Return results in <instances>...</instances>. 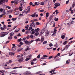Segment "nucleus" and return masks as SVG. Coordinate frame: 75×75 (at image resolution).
Wrapping results in <instances>:
<instances>
[{"label": "nucleus", "instance_id": "59", "mask_svg": "<svg viewBox=\"0 0 75 75\" xmlns=\"http://www.w3.org/2000/svg\"><path fill=\"white\" fill-rule=\"evenodd\" d=\"M40 16H44V15H43V14L42 13H41L40 14Z\"/></svg>", "mask_w": 75, "mask_h": 75}, {"label": "nucleus", "instance_id": "26", "mask_svg": "<svg viewBox=\"0 0 75 75\" xmlns=\"http://www.w3.org/2000/svg\"><path fill=\"white\" fill-rule=\"evenodd\" d=\"M49 13H47L46 15V17H48V16H49Z\"/></svg>", "mask_w": 75, "mask_h": 75}, {"label": "nucleus", "instance_id": "10", "mask_svg": "<svg viewBox=\"0 0 75 75\" xmlns=\"http://www.w3.org/2000/svg\"><path fill=\"white\" fill-rule=\"evenodd\" d=\"M35 23H34V22H32L30 24V26L31 27H35Z\"/></svg>", "mask_w": 75, "mask_h": 75}, {"label": "nucleus", "instance_id": "2", "mask_svg": "<svg viewBox=\"0 0 75 75\" xmlns=\"http://www.w3.org/2000/svg\"><path fill=\"white\" fill-rule=\"evenodd\" d=\"M34 40H32L30 41L29 42L27 41V40H25V42L26 44H28V45H30V44H31L33 42H34Z\"/></svg>", "mask_w": 75, "mask_h": 75}, {"label": "nucleus", "instance_id": "53", "mask_svg": "<svg viewBox=\"0 0 75 75\" xmlns=\"http://www.w3.org/2000/svg\"><path fill=\"white\" fill-rule=\"evenodd\" d=\"M44 2H42L40 4V5H44Z\"/></svg>", "mask_w": 75, "mask_h": 75}, {"label": "nucleus", "instance_id": "24", "mask_svg": "<svg viewBox=\"0 0 75 75\" xmlns=\"http://www.w3.org/2000/svg\"><path fill=\"white\" fill-rule=\"evenodd\" d=\"M14 14H15V15H18V14H19V11H18V12H14Z\"/></svg>", "mask_w": 75, "mask_h": 75}, {"label": "nucleus", "instance_id": "60", "mask_svg": "<svg viewBox=\"0 0 75 75\" xmlns=\"http://www.w3.org/2000/svg\"><path fill=\"white\" fill-rule=\"evenodd\" d=\"M29 4L30 6H31V5H33V3L31 2Z\"/></svg>", "mask_w": 75, "mask_h": 75}, {"label": "nucleus", "instance_id": "7", "mask_svg": "<svg viewBox=\"0 0 75 75\" xmlns=\"http://www.w3.org/2000/svg\"><path fill=\"white\" fill-rule=\"evenodd\" d=\"M23 57H22L21 58L18 59V61L20 63H21V62L23 61Z\"/></svg>", "mask_w": 75, "mask_h": 75}, {"label": "nucleus", "instance_id": "55", "mask_svg": "<svg viewBox=\"0 0 75 75\" xmlns=\"http://www.w3.org/2000/svg\"><path fill=\"white\" fill-rule=\"evenodd\" d=\"M9 64H11V62H12V61L11 60H9Z\"/></svg>", "mask_w": 75, "mask_h": 75}, {"label": "nucleus", "instance_id": "40", "mask_svg": "<svg viewBox=\"0 0 75 75\" xmlns=\"http://www.w3.org/2000/svg\"><path fill=\"white\" fill-rule=\"evenodd\" d=\"M47 41H45L43 42V44H47Z\"/></svg>", "mask_w": 75, "mask_h": 75}, {"label": "nucleus", "instance_id": "12", "mask_svg": "<svg viewBox=\"0 0 75 75\" xmlns=\"http://www.w3.org/2000/svg\"><path fill=\"white\" fill-rule=\"evenodd\" d=\"M55 6H56V7H58L60 6V4L58 3H56L54 4Z\"/></svg>", "mask_w": 75, "mask_h": 75}, {"label": "nucleus", "instance_id": "50", "mask_svg": "<svg viewBox=\"0 0 75 75\" xmlns=\"http://www.w3.org/2000/svg\"><path fill=\"white\" fill-rule=\"evenodd\" d=\"M23 50V48H21V49H20L19 50H18V52H19V51H21V50Z\"/></svg>", "mask_w": 75, "mask_h": 75}, {"label": "nucleus", "instance_id": "51", "mask_svg": "<svg viewBox=\"0 0 75 75\" xmlns=\"http://www.w3.org/2000/svg\"><path fill=\"white\" fill-rule=\"evenodd\" d=\"M3 11V9L2 8L0 9V11H1V12H2Z\"/></svg>", "mask_w": 75, "mask_h": 75}, {"label": "nucleus", "instance_id": "63", "mask_svg": "<svg viewBox=\"0 0 75 75\" xmlns=\"http://www.w3.org/2000/svg\"><path fill=\"white\" fill-rule=\"evenodd\" d=\"M20 45H23V42H20Z\"/></svg>", "mask_w": 75, "mask_h": 75}, {"label": "nucleus", "instance_id": "49", "mask_svg": "<svg viewBox=\"0 0 75 75\" xmlns=\"http://www.w3.org/2000/svg\"><path fill=\"white\" fill-rule=\"evenodd\" d=\"M19 31V30H18V29H16L15 30V32H18Z\"/></svg>", "mask_w": 75, "mask_h": 75}, {"label": "nucleus", "instance_id": "33", "mask_svg": "<svg viewBox=\"0 0 75 75\" xmlns=\"http://www.w3.org/2000/svg\"><path fill=\"white\" fill-rule=\"evenodd\" d=\"M49 45L50 47H51L53 46V45L52 44L50 43L49 44Z\"/></svg>", "mask_w": 75, "mask_h": 75}, {"label": "nucleus", "instance_id": "43", "mask_svg": "<svg viewBox=\"0 0 75 75\" xmlns=\"http://www.w3.org/2000/svg\"><path fill=\"white\" fill-rule=\"evenodd\" d=\"M54 70H52L50 71V73H52V72H54Z\"/></svg>", "mask_w": 75, "mask_h": 75}, {"label": "nucleus", "instance_id": "28", "mask_svg": "<svg viewBox=\"0 0 75 75\" xmlns=\"http://www.w3.org/2000/svg\"><path fill=\"white\" fill-rule=\"evenodd\" d=\"M30 50V48H29V47H28L26 49H25V51H27L28 50Z\"/></svg>", "mask_w": 75, "mask_h": 75}, {"label": "nucleus", "instance_id": "52", "mask_svg": "<svg viewBox=\"0 0 75 75\" xmlns=\"http://www.w3.org/2000/svg\"><path fill=\"white\" fill-rule=\"evenodd\" d=\"M29 33V31H27L25 32V33L26 34H28Z\"/></svg>", "mask_w": 75, "mask_h": 75}, {"label": "nucleus", "instance_id": "62", "mask_svg": "<svg viewBox=\"0 0 75 75\" xmlns=\"http://www.w3.org/2000/svg\"><path fill=\"white\" fill-rule=\"evenodd\" d=\"M31 65H33L34 64V62H31Z\"/></svg>", "mask_w": 75, "mask_h": 75}, {"label": "nucleus", "instance_id": "9", "mask_svg": "<svg viewBox=\"0 0 75 75\" xmlns=\"http://www.w3.org/2000/svg\"><path fill=\"white\" fill-rule=\"evenodd\" d=\"M24 75H30L31 74V72L30 71H26L23 73Z\"/></svg>", "mask_w": 75, "mask_h": 75}, {"label": "nucleus", "instance_id": "22", "mask_svg": "<svg viewBox=\"0 0 75 75\" xmlns=\"http://www.w3.org/2000/svg\"><path fill=\"white\" fill-rule=\"evenodd\" d=\"M14 33L13 32H12L11 33H10V36H11V37H12L13 35H14Z\"/></svg>", "mask_w": 75, "mask_h": 75}, {"label": "nucleus", "instance_id": "18", "mask_svg": "<svg viewBox=\"0 0 75 75\" xmlns=\"http://www.w3.org/2000/svg\"><path fill=\"white\" fill-rule=\"evenodd\" d=\"M28 25H26L25 26V30H28Z\"/></svg>", "mask_w": 75, "mask_h": 75}, {"label": "nucleus", "instance_id": "21", "mask_svg": "<svg viewBox=\"0 0 75 75\" xmlns=\"http://www.w3.org/2000/svg\"><path fill=\"white\" fill-rule=\"evenodd\" d=\"M16 70H13L11 72V73L12 74H14V72H16Z\"/></svg>", "mask_w": 75, "mask_h": 75}, {"label": "nucleus", "instance_id": "41", "mask_svg": "<svg viewBox=\"0 0 75 75\" xmlns=\"http://www.w3.org/2000/svg\"><path fill=\"white\" fill-rule=\"evenodd\" d=\"M35 35H36V36H37V35H39V33H35Z\"/></svg>", "mask_w": 75, "mask_h": 75}, {"label": "nucleus", "instance_id": "31", "mask_svg": "<svg viewBox=\"0 0 75 75\" xmlns=\"http://www.w3.org/2000/svg\"><path fill=\"white\" fill-rule=\"evenodd\" d=\"M24 16V15L23 14H22L21 13H20L19 14V17H23Z\"/></svg>", "mask_w": 75, "mask_h": 75}, {"label": "nucleus", "instance_id": "35", "mask_svg": "<svg viewBox=\"0 0 75 75\" xmlns=\"http://www.w3.org/2000/svg\"><path fill=\"white\" fill-rule=\"evenodd\" d=\"M16 19H17L16 18H12V20H13V21H15V20H16Z\"/></svg>", "mask_w": 75, "mask_h": 75}, {"label": "nucleus", "instance_id": "25", "mask_svg": "<svg viewBox=\"0 0 75 75\" xmlns=\"http://www.w3.org/2000/svg\"><path fill=\"white\" fill-rule=\"evenodd\" d=\"M67 43V41H65L63 43V45H66V44Z\"/></svg>", "mask_w": 75, "mask_h": 75}, {"label": "nucleus", "instance_id": "46", "mask_svg": "<svg viewBox=\"0 0 75 75\" xmlns=\"http://www.w3.org/2000/svg\"><path fill=\"white\" fill-rule=\"evenodd\" d=\"M36 25H40V23L38 22H37L36 23Z\"/></svg>", "mask_w": 75, "mask_h": 75}, {"label": "nucleus", "instance_id": "11", "mask_svg": "<svg viewBox=\"0 0 75 75\" xmlns=\"http://www.w3.org/2000/svg\"><path fill=\"white\" fill-rule=\"evenodd\" d=\"M6 2L5 0H0V5H1L3 3H4Z\"/></svg>", "mask_w": 75, "mask_h": 75}, {"label": "nucleus", "instance_id": "20", "mask_svg": "<svg viewBox=\"0 0 75 75\" xmlns=\"http://www.w3.org/2000/svg\"><path fill=\"white\" fill-rule=\"evenodd\" d=\"M65 37V35H62L61 36V38L62 39H64Z\"/></svg>", "mask_w": 75, "mask_h": 75}, {"label": "nucleus", "instance_id": "16", "mask_svg": "<svg viewBox=\"0 0 75 75\" xmlns=\"http://www.w3.org/2000/svg\"><path fill=\"white\" fill-rule=\"evenodd\" d=\"M9 54L10 55H14V53L13 52H10Z\"/></svg>", "mask_w": 75, "mask_h": 75}, {"label": "nucleus", "instance_id": "13", "mask_svg": "<svg viewBox=\"0 0 75 75\" xmlns=\"http://www.w3.org/2000/svg\"><path fill=\"white\" fill-rule=\"evenodd\" d=\"M14 4H18V0H15L14 1Z\"/></svg>", "mask_w": 75, "mask_h": 75}, {"label": "nucleus", "instance_id": "36", "mask_svg": "<svg viewBox=\"0 0 75 75\" xmlns=\"http://www.w3.org/2000/svg\"><path fill=\"white\" fill-rule=\"evenodd\" d=\"M5 71L4 70H0V72H1V73H3V72H4Z\"/></svg>", "mask_w": 75, "mask_h": 75}, {"label": "nucleus", "instance_id": "58", "mask_svg": "<svg viewBox=\"0 0 75 75\" xmlns=\"http://www.w3.org/2000/svg\"><path fill=\"white\" fill-rule=\"evenodd\" d=\"M27 39V38H24L23 39V40H26Z\"/></svg>", "mask_w": 75, "mask_h": 75}, {"label": "nucleus", "instance_id": "5", "mask_svg": "<svg viewBox=\"0 0 75 75\" xmlns=\"http://www.w3.org/2000/svg\"><path fill=\"white\" fill-rule=\"evenodd\" d=\"M53 17H54V15H52V16L49 18V21H47V23L46 24V25H47L48 24V23H50V21L52 19V18H53Z\"/></svg>", "mask_w": 75, "mask_h": 75}, {"label": "nucleus", "instance_id": "54", "mask_svg": "<svg viewBox=\"0 0 75 75\" xmlns=\"http://www.w3.org/2000/svg\"><path fill=\"white\" fill-rule=\"evenodd\" d=\"M32 28L31 27H30L29 28V29H28V30H31V29H32Z\"/></svg>", "mask_w": 75, "mask_h": 75}, {"label": "nucleus", "instance_id": "61", "mask_svg": "<svg viewBox=\"0 0 75 75\" xmlns=\"http://www.w3.org/2000/svg\"><path fill=\"white\" fill-rule=\"evenodd\" d=\"M44 10H40V12H43L44 11Z\"/></svg>", "mask_w": 75, "mask_h": 75}, {"label": "nucleus", "instance_id": "64", "mask_svg": "<svg viewBox=\"0 0 75 75\" xmlns=\"http://www.w3.org/2000/svg\"><path fill=\"white\" fill-rule=\"evenodd\" d=\"M31 17H35V16L34 14H33L31 15Z\"/></svg>", "mask_w": 75, "mask_h": 75}, {"label": "nucleus", "instance_id": "38", "mask_svg": "<svg viewBox=\"0 0 75 75\" xmlns=\"http://www.w3.org/2000/svg\"><path fill=\"white\" fill-rule=\"evenodd\" d=\"M69 2V0H68L66 2V4H67Z\"/></svg>", "mask_w": 75, "mask_h": 75}, {"label": "nucleus", "instance_id": "19", "mask_svg": "<svg viewBox=\"0 0 75 75\" xmlns=\"http://www.w3.org/2000/svg\"><path fill=\"white\" fill-rule=\"evenodd\" d=\"M31 57H32V55H31V54H30L27 57H28L29 59H30L31 58Z\"/></svg>", "mask_w": 75, "mask_h": 75}, {"label": "nucleus", "instance_id": "1", "mask_svg": "<svg viewBox=\"0 0 75 75\" xmlns=\"http://www.w3.org/2000/svg\"><path fill=\"white\" fill-rule=\"evenodd\" d=\"M8 34V32H2L0 33V35H2L0 36V37H4V36H6V35H7Z\"/></svg>", "mask_w": 75, "mask_h": 75}, {"label": "nucleus", "instance_id": "56", "mask_svg": "<svg viewBox=\"0 0 75 75\" xmlns=\"http://www.w3.org/2000/svg\"><path fill=\"white\" fill-rule=\"evenodd\" d=\"M54 32L55 33H56L57 32V30L55 29H54Z\"/></svg>", "mask_w": 75, "mask_h": 75}, {"label": "nucleus", "instance_id": "8", "mask_svg": "<svg viewBox=\"0 0 75 75\" xmlns=\"http://www.w3.org/2000/svg\"><path fill=\"white\" fill-rule=\"evenodd\" d=\"M45 36H48L49 35V32L47 30H46L45 31Z\"/></svg>", "mask_w": 75, "mask_h": 75}, {"label": "nucleus", "instance_id": "42", "mask_svg": "<svg viewBox=\"0 0 75 75\" xmlns=\"http://www.w3.org/2000/svg\"><path fill=\"white\" fill-rule=\"evenodd\" d=\"M0 29L1 30H2V31H3V30H5L4 29V28L3 27H1Z\"/></svg>", "mask_w": 75, "mask_h": 75}, {"label": "nucleus", "instance_id": "37", "mask_svg": "<svg viewBox=\"0 0 75 75\" xmlns=\"http://www.w3.org/2000/svg\"><path fill=\"white\" fill-rule=\"evenodd\" d=\"M56 35V33H54L52 35V36H53V37H54Z\"/></svg>", "mask_w": 75, "mask_h": 75}, {"label": "nucleus", "instance_id": "32", "mask_svg": "<svg viewBox=\"0 0 75 75\" xmlns=\"http://www.w3.org/2000/svg\"><path fill=\"white\" fill-rule=\"evenodd\" d=\"M74 21H71L69 23L70 24H74Z\"/></svg>", "mask_w": 75, "mask_h": 75}, {"label": "nucleus", "instance_id": "6", "mask_svg": "<svg viewBox=\"0 0 75 75\" xmlns=\"http://www.w3.org/2000/svg\"><path fill=\"white\" fill-rule=\"evenodd\" d=\"M21 6H24L25 5V2H24V1H22L20 3Z\"/></svg>", "mask_w": 75, "mask_h": 75}, {"label": "nucleus", "instance_id": "29", "mask_svg": "<svg viewBox=\"0 0 75 75\" xmlns=\"http://www.w3.org/2000/svg\"><path fill=\"white\" fill-rule=\"evenodd\" d=\"M3 28H4L5 30L7 28V27H6V25H4L3 26Z\"/></svg>", "mask_w": 75, "mask_h": 75}, {"label": "nucleus", "instance_id": "4", "mask_svg": "<svg viewBox=\"0 0 75 75\" xmlns=\"http://www.w3.org/2000/svg\"><path fill=\"white\" fill-rule=\"evenodd\" d=\"M69 46H70V45H66L64 47V48L62 50V51H64V50H65L66 51H67V50H68V47H69Z\"/></svg>", "mask_w": 75, "mask_h": 75}, {"label": "nucleus", "instance_id": "23", "mask_svg": "<svg viewBox=\"0 0 75 75\" xmlns=\"http://www.w3.org/2000/svg\"><path fill=\"white\" fill-rule=\"evenodd\" d=\"M69 61H70V60L69 59L67 60L66 61V64H69Z\"/></svg>", "mask_w": 75, "mask_h": 75}, {"label": "nucleus", "instance_id": "3", "mask_svg": "<svg viewBox=\"0 0 75 75\" xmlns=\"http://www.w3.org/2000/svg\"><path fill=\"white\" fill-rule=\"evenodd\" d=\"M30 6L28 7L27 9H28V11L27 9H25L24 11V13L25 12V14H27V13H30Z\"/></svg>", "mask_w": 75, "mask_h": 75}, {"label": "nucleus", "instance_id": "27", "mask_svg": "<svg viewBox=\"0 0 75 75\" xmlns=\"http://www.w3.org/2000/svg\"><path fill=\"white\" fill-rule=\"evenodd\" d=\"M40 39L39 38H38L37 39H36L35 41L36 42H38V41H40Z\"/></svg>", "mask_w": 75, "mask_h": 75}, {"label": "nucleus", "instance_id": "14", "mask_svg": "<svg viewBox=\"0 0 75 75\" xmlns=\"http://www.w3.org/2000/svg\"><path fill=\"white\" fill-rule=\"evenodd\" d=\"M44 41V36H42L41 38V42H43Z\"/></svg>", "mask_w": 75, "mask_h": 75}, {"label": "nucleus", "instance_id": "34", "mask_svg": "<svg viewBox=\"0 0 75 75\" xmlns=\"http://www.w3.org/2000/svg\"><path fill=\"white\" fill-rule=\"evenodd\" d=\"M11 39H12V36H10L9 37H8V39L10 40H11Z\"/></svg>", "mask_w": 75, "mask_h": 75}, {"label": "nucleus", "instance_id": "44", "mask_svg": "<svg viewBox=\"0 0 75 75\" xmlns=\"http://www.w3.org/2000/svg\"><path fill=\"white\" fill-rule=\"evenodd\" d=\"M30 38H33V37H34V35H32L30 36Z\"/></svg>", "mask_w": 75, "mask_h": 75}, {"label": "nucleus", "instance_id": "48", "mask_svg": "<svg viewBox=\"0 0 75 75\" xmlns=\"http://www.w3.org/2000/svg\"><path fill=\"white\" fill-rule=\"evenodd\" d=\"M40 58V55L39 54L37 57V58Z\"/></svg>", "mask_w": 75, "mask_h": 75}, {"label": "nucleus", "instance_id": "47", "mask_svg": "<svg viewBox=\"0 0 75 75\" xmlns=\"http://www.w3.org/2000/svg\"><path fill=\"white\" fill-rule=\"evenodd\" d=\"M30 59L28 57H27L26 59H25V60L26 61H28Z\"/></svg>", "mask_w": 75, "mask_h": 75}, {"label": "nucleus", "instance_id": "45", "mask_svg": "<svg viewBox=\"0 0 75 75\" xmlns=\"http://www.w3.org/2000/svg\"><path fill=\"white\" fill-rule=\"evenodd\" d=\"M36 59H37L36 58L32 60V61H34H34L36 62Z\"/></svg>", "mask_w": 75, "mask_h": 75}, {"label": "nucleus", "instance_id": "15", "mask_svg": "<svg viewBox=\"0 0 75 75\" xmlns=\"http://www.w3.org/2000/svg\"><path fill=\"white\" fill-rule=\"evenodd\" d=\"M40 30V28H38L37 29H35L34 31L35 32H38V31Z\"/></svg>", "mask_w": 75, "mask_h": 75}, {"label": "nucleus", "instance_id": "57", "mask_svg": "<svg viewBox=\"0 0 75 75\" xmlns=\"http://www.w3.org/2000/svg\"><path fill=\"white\" fill-rule=\"evenodd\" d=\"M18 37H20V36H21V34H20V33H19L18 34Z\"/></svg>", "mask_w": 75, "mask_h": 75}, {"label": "nucleus", "instance_id": "39", "mask_svg": "<svg viewBox=\"0 0 75 75\" xmlns=\"http://www.w3.org/2000/svg\"><path fill=\"white\" fill-rule=\"evenodd\" d=\"M74 54V52H72V53H69V56H71L72 54Z\"/></svg>", "mask_w": 75, "mask_h": 75}, {"label": "nucleus", "instance_id": "17", "mask_svg": "<svg viewBox=\"0 0 75 75\" xmlns=\"http://www.w3.org/2000/svg\"><path fill=\"white\" fill-rule=\"evenodd\" d=\"M45 57H47V56L46 55H45L43 56V57L41 58V59H46V58Z\"/></svg>", "mask_w": 75, "mask_h": 75}, {"label": "nucleus", "instance_id": "30", "mask_svg": "<svg viewBox=\"0 0 75 75\" xmlns=\"http://www.w3.org/2000/svg\"><path fill=\"white\" fill-rule=\"evenodd\" d=\"M21 40H22V39L20 38L18 40V42H21Z\"/></svg>", "mask_w": 75, "mask_h": 75}]
</instances>
